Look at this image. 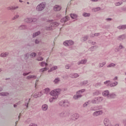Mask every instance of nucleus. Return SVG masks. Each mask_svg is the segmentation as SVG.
I'll return each instance as SVG.
<instances>
[{
	"instance_id": "nucleus-1",
	"label": "nucleus",
	"mask_w": 126,
	"mask_h": 126,
	"mask_svg": "<svg viewBox=\"0 0 126 126\" xmlns=\"http://www.w3.org/2000/svg\"><path fill=\"white\" fill-rule=\"evenodd\" d=\"M61 91H62L61 89H58L52 91L50 93V95H51V96H53V97L49 98V102H50V103H52V102H54V100H56V99L59 98V95L61 94Z\"/></svg>"
},
{
	"instance_id": "nucleus-2",
	"label": "nucleus",
	"mask_w": 126,
	"mask_h": 126,
	"mask_svg": "<svg viewBox=\"0 0 126 126\" xmlns=\"http://www.w3.org/2000/svg\"><path fill=\"white\" fill-rule=\"evenodd\" d=\"M45 7H46V3L41 2L36 6V10L37 11H42V10H44Z\"/></svg>"
},
{
	"instance_id": "nucleus-3",
	"label": "nucleus",
	"mask_w": 126,
	"mask_h": 126,
	"mask_svg": "<svg viewBox=\"0 0 126 126\" xmlns=\"http://www.w3.org/2000/svg\"><path fill=\"white\" fill-rule=\"evenodd\" d=\"M102 101H103V97L100 96L94 98L91 102L92 104H99V103H101Z\"/></svg>"
},
{
	"instance_id": "nucleus-4",
	"label": "nucleus",
	"mask_w": 126,
	"mask_h": 126,
	"mask_svg": "<svg viewBox=\"0 0 126 126\" xmlns=\"http://www.w3.org/2000/svg\"><path fill=\"white\" fill-rule=\"evenodd\" d=\"M59 24L57 22H54V23H51L50 24V26L49 27H46V30L48 31H51L53 30V27H57V26H59Z\"/></svg>"
},
{
	"instance_id": "nucleus-5",
	"label": "nucleus",
	"mask_w": 126,
	"mask_h": 126,
	"mask_svg": "<svg viewBox=\"0 0 126 126\" xmlns=\"http://www.w3.org/2000/svg\"><path fill=\"white\" fill-rule=\"evenodd\" d=\"M36 21H37V18H28L25 19V22H27V23H34Z\"/></svg>"
},
{
	"instance_id": "nucleus-6",
	"label": "nucleus",
	"mask_w": 126,
	"mask_h": 126,
	"mask_svg": "<svg viewBox=\"0 0 126 126\" xmlns=\"http://www.w3.org/2000/svg\"><path fill=\"white\" fill-rule=\"evenodd\" d=\"M58 116L60 118H66L68 116V113L66 111H63L59 113Z\"/></svg>"
},
{
	"instance_id": "nucleus-7",
	"label": "nucleus",
	"mask_w": 126,
	"mask_h": 126,
	"mask_svg": "<svg viewBox=\"0 0 126 126\" xmlns=\"http://www.w3.org/2000/svg\"><path fill=\"white\" fill-rule=\"evenodd\" d=\"M79 118V115L77 113L72 114L70 117V120L71 121H76Z\"/></svg>"
},
{
	"instance_id": "nucleus-8",
	"label": "nucleus",
	"mask_w": 126,
	"mask_h": 126,
	"mask_svg": "<svg viewBox=\"0 0 126 126\" xmlns=\"http://www.w3.org/2000/svg\"><path fill=\"white\" fill-rule=\"evenodd\" d=\"M70 18L69 17L66 16H65L64 17H63L61 20V22L62 23H65V22H67V21H68V20H69Z\"/></svg>"
},
{
	"instance_id": "nucleus-9",
	"label": "nucleus",
	"mask_w": 126,
	"mask_h": 126,
	"mask_svg": "<svg viewBox=\"0 0 126 126\" xmlns=\"http://www.w3.org/2000/svg\"><path fill=\"white\" fill-rule=\"evenodd\" d=\"M17 8H19V7L18 6H17L16 7H15V6H10L7 7V9L8 10H15L16 9H17Z\"/></svg>"
},
{
	"instance_id": "nucleus-10",
	"label": "nucleus",
	"mask_w": 126,
	"mask_h": 126,
	"mask_svg": "<svg viewBox=\"0 0 126 126\" xmlns=\"http://www.w3.org/2000/svg\"><path fill=\"white\" fill-rule=\"evenodd\" d=\"M117 97V94H116L112 93L111 94H109V95L108 96V99H115Z\"/></svg>"
},
{
	"instance_id": "nucleus-11",
	"label": "nucleus",
	"mask_w": 126,
	"mask_h": 126,
	"mask_svg": "<svg viewBox=\"0 0 126 126\" xmlns=\"http://www.w3.org/2000/svg\"><path fill=\"white\" fill-rule=\"evenodd\" d=\"M62 9V7L59 5H56L54 7V11H60Z\"/></svg>"
},
{
	"instance_id": "nucleus-12",
	"label": "nucleus",
	"mask_w": 126,
	"mask_h": 126,
	"mask_svg": "<svg viewBox=\"0 0 126 126\" xmlns=\"http://www.w3.org/2000/svg\"><path fill=\"white\" fill-rule=\"evenodd\" d=\"M126 34H123L117 37V40H119V41H123V40H124V39H126Z\"/></svg>"
},
{
	"instance_id": "nucleus-13",
	"label": "nucleus",
	"mask_w": 126,
	"mask_h": 126,
	"mask_svg": "<svg viewBox=\"0 0 126 126\" xmlns=\"http://www.w3.org/2000/svg\"><path fill=\"white\" fill-rule=\"evenodd\" d=\"M86 63H87V59L82 60L81 61L77 63V64H78V65L80 64H85Z\"/></svg>"
},
{
	"instance_id": "nucleus-14",
	"label": "nucleus",
	"mask_w": 126,
	"mask_h": 126,
	"mask_svg": "<svg viewBox=\"0 0 126 126\" xmlns=\"http://www.w3.org/2000/svg\"><path fill=\"white\" fill-rule=\"evenodd\" d=\"M102 94L103 96H104V97H107L108 98V96H109L110 94V92H109V91L106 90V91H105L104 92H103Z\"/></svg>"
},
{
	"instance_id": "nucleus-15",
	"label": "nucleus",
	"mask_w": 126,
	"mask_h": 126,
	"mask_svg": "<svg viewBox=\"0 0 126 126\" xmlns=\"http://www.w3.org/2000/svg\"><path fill=\"white\" fill-rule=\"evenodd\" d=\"M102 114V111H95L93 113V116L94 117H97V116H99V115Z\"/></svg>"
},
{
	"instance_id": "nucleus-16",
	"label": "nucleus",
	"mask_w": 126,
	"mask_h": 126,
	"mask_svg": "<svg viewBox=\"0 0 126 126\" xmlns=\"http://www.w3.org/2000/svg\"><path fill=\"white\" fill-rule=\"evenodd\" d=\"M18 29L20 30H25L26 29H27V26L26 25H21L18 27Z\"/></svg>"
},
{
	"instance_id": "nucleus-17",
	"label": "nucleus",
	"mask_w": 126,
	"mask_h": 126,
	"mask_svg": "<svg viewBox=\"0 0 126 126\" xmlns=\"http://www.w3.org/2000/svg\"><path fill=\"white\" fill-rule=\"evenodd\" d=\"M79 76V75L77 73L71 74L70 75V77L71 78H77Z\"/></svg>"
},
{
	"instance_id": "nucleus-18",
	"label": "nucleus",
	"mask_w": 126,
	"mask_h": 126,
	"mask_svg": "<svg viewBox=\"0 0 126 126\" xmlns=\"http://www.w3.org/2000/svg\"><path fill=\"white\" fill-rule=\"evenodd\" d=\"M32 78L36 79V78H37V76L35 75H30L27 77V79L28 80L32 79Z\"/></svg>"
},
{
	"instance_id": "nucleus-19",
	"label": "nucleus",
	"mask_w": 126,
	"mask_h": 126,
	"mask_svg": "<svg viewBox=\"0 0 126 126\" xmlns=\"http://www.w3.org/2000/svg\"><path fill=\"white\" fill-rule=\"evenodd\" d=\"M9 55V53L8 52H5V53H1L0 54L1 58H5L7 57Z\"/></svg>"
},
{
	"instance_id": "nucleus-20",
	"label": "nucleus",
	"mask_w": 126,
	"mask_h": 126,
	"mask_svg": "<svg viewBox=\"0 0 126 126\" xmlns=\"http://www.w3.org/2000/svg\"><path fill=\"white\" fill-rule=\"evenodd\" d=\"M82 97V95L81 94H77L74 95L73 96V98L75 99V100H77V99H79V98H81Z\"/></svg>"
},
{
	"instance_id": "nucleus-21",
	"label": "nucleus",
	"mask_w": 126,
	"mask_h": 126,
	"mask_svg": "<svg viewBox=\"0 0 126 126\" xmlns=\"http://www.w3.org/2000/svg\"><path fill=\"white\" fill-rule=\"evenodd\" d=\"M29 56H30V54H29V53L25 54L24 55V59L25 61H27L28 59H29Z\"/></svg>"
},
{
	"instance_id": "nucleus-22",
	"label": "nucleus",
	"mask_w": 126,
	"mask_h": 126,
	"mask_svg": "<svg viewBox=\"0 0 126 126\" xmlns=\"http://www.w3.org/2000/svg\"><path fill=\"white\" fill-rule=\"evenodd\" d=\"M118 29H119L120 30H125V29H126V25L119 26V27H118Z\"/></svg>"
},
{
	"instance_id": "nucleus-23",
	"label": "nucleus",
	"mask_w": 126,
	"mask_h": 126,
	"mask_svg": "<svg viewBox=\"0 0 126 126\" xmlns=\"http://www.w3.org/2000/svg\"><path fill=\"white\" fill-rule=\"evenodd\" d=\"M42 110L43 111H47L48 110V105L47 104H43L42 106Z\"/></svg>"
},
{
	"instance_id": "nucleus-24",
	"label": "nucleus",
	"mask_w": 126,
	"mask_h": 126,
	"mask_svg": "<svg viewBox=\"0 0 126 126\" xmlns=\"http://www.w3.org/2000/svg\"><path fill=\"white\" fill-rule=\"evenodd\" d=\"M83 92H85V89H82L76 92L77 94H80L81 95L83 93Z\"/></svg>"
},
{
	"instance_id": "nucleus-25",
	"label": "nucleus",
	"mask_w": 126,
	"mask_h": 126,
	"mask_svg": "<svg viewBox=\"0 0 126 126\" xmlns=\"http://www.w3.org/2000/svg\"><path fill=\"white\" fill-rule=\"evenodd\" d=\"M70 16L72 19H75V18H77L78 17L77 15L76 14H70Z\"/></svg>"
},
{
	"instance_id": "nucleus-26",
	"label": "nucleus",
	"mask_w": 126,
	"mask_h": 126,
	"mask_svg": "<svg viewBox=\"0 0 126 126\" xmlns=\"http://www.w3.org/2000/svg\"><path fill=\"white\" fill-rule=\"evenodd\" d=\"M118 85V82H115L114 83H112L109 84V86L110 87H115V86H117Z\"/></svg>"
},
{
	"instance_id": "nucleus-27",
	"label": "nucleus",
	"mask_w": 126,
	"mask_h": 126,
	"mask_svg": "<svg viewBox=\"0 0 126 126\" xmlns=\"http://www.w3.org/2000/svg\"><path fill=\"white\" fill-rule=\"evenodd\" d=\"M44 94H48V93H49V92H50L51 91V90H50V88H46L45 89H44Z\"/></svg>"
},
{
	"instance_id": "nucleus-28",
	"label": "nucleus",
	"mask_w": 126,
	"mask_h": 126,
	"mask_svg": "<svg viewBox=\"0 0 126 126\" xmlns=\"http://www.w3.org/2000/svg\"><path fill=\"white\" fill-rule=\"evenodd\" d=\"M104 124L105 126H108V125L109 124H110V122H109V119L105 118L104 120Z\"/></svg>"
},
{
	"instance_id": "nucleus-29",
	"label": "nucleus",
	"mask_w": 126,
	"mask_h": 126,
	"mask_svg": "<svg viewBox=\"0 0 126 126\" xmlns=\"http://www.w3.org/2000/svg\"><path fill=\"white\" fill-rule=\"evenodd\" d=\"M41 34V32H36L33 33L32 35V37L35 38L36 36H38V35H40Z\"/></svg>"
},
{
	"instance_id": "nucleus-30",
	"label": "nucleus",
	"mask_w": 126,
	"mask_h": 126,
	"mask_svg": "<svg viewBox=\"0 0 126 126\" xmlns=\"http://www.w3.org/2000/svg\"><path fill=\"white\" fill-rule=\"evenodd\" d=\"M69 106V103L68 102V101L65 100H64V107H68Z\"/></svg>"
},
{
	"instance_id": "nucleus-31",
	"label": "nucleus",
	"mask_w": 126,
	"mask_h": 126,
	"mask_svg": "<svg viewBox=\"0 0 126 126\" xmlns=\"http://www.w3.org/2000/svg\"><path fill=\"white\" fill-rule=\"evenodd\" d=\"M60 81V78H56L55 79L53 82H54L55 84H58V83H59Z\"/></svg>"
},
{
	"instance_id": "nucleus-32",
	"label": "nucleus",
	"mask_w": 126,
	"mask_h": 126,
	"mask_svg": "<svg viewBox=\"0 0 126 126\" xmlns=\"http://www.w3.org/2000/svg\"><path fill=\"white\" fill-rule=\"evenodd\" d=\"M8 94V93L6 92L0 93V96H7Z\"/></svg>"
},
{
	"instance_id": "nucleus-33",
	"label": "nucleus",
	"mask_w": 126,
	"mask_h": 126,
	"mask_svg": "<svg viewBox=\"0 0 126 126\" xmlns=\"http://www.w3.org/2000/svg\"><path fill=\"white\" fill-rule=\"evenodd\" d=\"M90 15H91L90 13H85V12L83 13V16H84V17H89Z\"/></svg>"
},
{
	"instance_id": "nucleus-34",
	"label": "nucleus",
	"mask_w": 126,
	"mask_h": 126,
	"mask_svg": "<svg viewBox=\"0 0 126 126\" xmlns=\"http://www.w3.org/2000/svg\"><path fill=\"white\" fill-rule=\"evenodd\" d=\"M48 69L47 67H44L40 69L39 71V72H44V71H47Z\"/></svg>"
},
{
	"instance_id": "nucleus-35",
	"label": "nucleus",
	"mask_w": 126,
	"mask_h": 126,
	"mask_svg": "<svg viewBox=\"0 0 126 126\" xmlns=\"http://www.w3.org/2000/svg\"><path fill=\"white\" fill-rule=\"evenodd\" d=\"M31 58H35L37 56V54L35 52H32L30 55Z\"/></svg>"
},
{
	"instance_id": "nucleus-36",
	"label": "nucleus",
	"mask_w": 126,
	"mask_h": 126,
	"mask_svg": "<svg viewBox=\"0 0 126 126\" xmlns=\"http://www.w3.org/2000/svg\"><path fill=\"white\" fill-rule=\"evenodd\" d=\"M114 66H116V64H115L114 63H111L109 64V65H108L107 66V67H114Z\"/></svg>"
},
{
	"instance_id": "nucleus-37",
	"label": "nucleus",
	"mask_w": 126,
	"mask_h": 126,
	"mask_svg": "<svg viewBox=\"0 0 126 126\" xmlns=\"http://www.w3.org/2000/svg\"><path fill=\"white\" fill-rule=\"evenodd\" d=\"M64 101H61L59 102V104L61 106V107H64Z\"/></svg>"
},
{
	"instance_id": "nucleus-38",
	"label": "nucleus",
	"mask_w": 126,
	"mask_h": 126,
	"mask_svg": "<svg viewBox=\"0 0 126 126\" xmlns=\"http://www.w3.org/2000/svg\"><path fill=\"white\" fill-rule=\"evenodd\" d=\"M97 48H98V46L94 45V46H93L91 47L90 49L92 50V51H93V49H94L95 50H96V49H97Z\"/></svg>"
},
{
	"instance_id": "nucleus-39",
	"label": "nucleus",
	"mask_w": 126,
	"mask_h": 126,
	"mask_svg": "<svg viewBox=\"0 0 126 126\" xmlns=\"http://www.w3.org/2000/svg\"><path fill=\"white\" fill-rule=\"evenodd\" d=\"M73 41L72 40H68V46H72L73 45Z\"/></svg>"
},
{
	"instance_id": "nucleus-40",
	"label": "nucleus",
	"mask_w": 126,
	"mask_h": 126,
	"mask_svg": "<svg viewBox=\"0 0 126 126\" xmlns=\"http://www.w3.org/2000/svg\"><path fill=\"white\" fill-rule=\"evenodd\" d=\"M122 49H125V47H123L122 44H120L119 46V48H118V51H120V50H122Z\"/></svg>"
},
{
	"instance_id": "nucleus-41",
	"label": "nucleus",
	"mask_w": 126,
	"mask_h": 126,
	"mask_svg": "<svg viewBox=\"0 0 126 126\" xmlns=\"http://www.w3.org/2000/svg\"><path fill=\"white\" fill-rule=\"evenodd\" d=\"M121 4H123V2L122 1L117 2L115 3L116 6H119V5H121Z\"/></svg>"
},
{
	"instance_id": "nucleus-42",
	"label": "nucleus",
	"mask_w": 126,
	"mask_h": 126,
	"mask_svg": "<svg viewBox=\"0 0 126 126\" xmlns=\"http://www.w3.org/2000/svg\"><path fill=\"white\" fill-rule=\"evenodd\" d=\"M106 64V62H103L101 63H99V67H103V66Z\"/></svg>"
},
{
	"instance_id": "nucleus-43",
	"label": "nucleus",
	"mask_w": 126,
	"mask_h": 126,
	"mask_svg": "<svg viewBox=\"0 0 126 126\" xmlns=\"http://www.w3.org/2000/svg\"><path fill=\"white\" fill-rule=\"evenodd\" d=\"M63 45L65 46V47H68V41H66L63 43Z\"/></svg>"
},
{
	"instance_id": "nucleus-44",
	"label": "nucleus",
	"mask_w": 126,
	"mask_h": 126,
	"mask_svg": "<svg viewBox=\"0 0 126 126\" xmlns=\"http://www.w3.org/2000/svg\"><path fill=\"white\" fill-rule=\"evenodd\" d=\"M101 85V83H97L96 84H95L94 86L95 87H100Z\"/></svg>"
},
{
	"instance_id": "nucleus-45",
	"label": "nucleus",
	"mask_w": 126,
	"mask_h": 126,
	"mask_svg": "<svg viewBox=\"0 0 126 126\" xmlns=\"http://www.w3.org/2000/svg\"><path fill=\"white\" fill-rule=\"evenodd\" d=\"M30 73H31V71L29 72L28 73L24 72L23 73V76H26L30 74Z\"/></svg>"
},
{
	"instance_id": "nucleus-46",
	"label": "nucleus",
	"mask_w": 126,
	"mask_h": 126,
	"mask_svg": "<svg viewBox=\"0 0 126 126\" xmlns=\"http://www.w3.org/2000/svg\"><path fill=\"white\" fill-rule=\"evenodd\" d=\"M19 17V15H17L16 16H15L12 19V20H15V19H17V18Z\"/></svg>"
},
{
	"instance_id": "nucleus-47",
	"label": "nucleus",
	"mask_w": 126,
	"mask_h": 126,
	"mask_svg": "<svg viewBox=\"0 0 126 126\" xmlns=\"http://www.w3.org/2000/svg\"><path fill=\"white\" fill-rule=\"evenodd\" d=\"M65 68H66V69H69V68H70V65L69 64L65 65Z\"/></svg>"
},
{
	"instance_id": "nucleus-48",
	"label": "nucleus",
	"mask_w": 126,
	"mask_h": 126,
	"mask_svg": "<svg viewBox=\"0 0 126 126\" xmlns=\"http://www.w3.org/2000/svg\"><path fill=\"white\" fill-rule=\"evenodd\" d=\"M94 11H99V10H101V8L96 7L94 9Z\"/></svg>"
},
{
	"instance_id": "nucleus-49",
	"label": "nucleus",
	"mask_w": 126,
	"mask_h": 126,
	"mask_svg": "<svg viewBox=\"0 0 126 126\" xmlns=\"http://www.w3.org/2000/svg\"><path fill=\"white\" fill-rule=\"evenodd\" d=\"M44 60V59L42 57H39L37 59V61L38 62L42 61Z\"/></svg>"
},
{
	"instance_id": "nucleus-50",
	"label": "nucleus",
	"mask_w": 126,
	"mask_h": 126,
	"mask_svg": "<svg viewBox=\"0 0 126 126\" xmlns=\"http://www.w3.org/2000/svg\"><path fill=\"white\" fill-rule=\"evenodd\" d=\"M52 70H56V69H58V66H53L52 68Z\"/></svg>"
},
{
	"instance_id": "nucleus-51",
	"label": "nucleus",
	"mask_w": 126,
	"mask_h": 126,
	"mask_svg": "<svg viewBox=\"0 0 126 126\" xmlns=\"http://www.w3.org/2000/svg\"><path fill=\"white\" fill-rule=\"evenodd\" d=\"M29 126H38V125L35 123H31Z\"/></svg>"
},
{
	"instance_id": "nucleus-52",
	"label": "nucleus",
	"mask_w": 126,
	"mask_h": 126,
	"mask_svg": "<svg viewBox=\"0 0 126 126\" xmlns=\"http://www.w3.org/2000/svg\"><path fill=\"white\" fill-rule=\"evenodd\" d=\"M109 82H111V81L110 80H107L105 82H104V84H108V85H110V84H109Z\"/></svg>"
},
{
	"instance_id": "nucleus-53",
	"label": "nucleus",
	"mask_w": 126,
	"mask_h": 126,
	"mask_svg": "<svg viewBox=\"0 0 126 126\" xmlns=\"http://www.w3.org/2000/svg\"><path fill=\"white\" fill-rule=\"evenodd\" d=\"M40 65H41V66H44V65H45V62H41L40 63Z\"/></svg>"
},
{
	"instance_id": "nucleus-54",
	"label": "nucleus",
	"mask_w": 126,
	"mask_h": 126,
	"mask_svg": "<svg viewBox=\"0 0 126 126\" xmlns=\"http://www.w3.org/2000/svg\"><path fill=\"white\" fill-rule=\"evenodd\" d=\"M88 39V35H86L84 37V41H86Z\"/></svg>"
},
{
	"instance_id": "nucleus-55",
	"label": "nucleus",
	"mask_w": 126,
	"mask_h": 126,
	"mask_svg": "<svg viewBox=\"0 0 126 126\" xmlns=\"http://www.w3.org/2000/svg\"><path fill=\"white\" fill-rule=\"evenodd\" d=\"M83 82L84 83V85H86V84L88 83V81H84Z\"/></svg>"
},
{
	"instance_id": "nucleus-56",
	"label": "nucleus",
	"mask_w": 126,
	"mask_h": 126,
	"mask_svg": "<svg viewBox=\"0 0 126 126\" xmlns=\"http://www.w3.org/2000/svg\"><path fill=\"white\" fill-rule=\"evenodd\" d=\"M33 97L34 98H36L39 97V96H38L37 94H35L33 95Z\"/></svg>"
},
{
	"instance_id": "nucleus-57",
	"label": "nucleus",
	"mask_w": 126,
	"mask_h": 126,
	"mask_svg": "<svg viewBox=\"0 0 126 126\" xmlns=\"http://www.w3.org/2000/svg\"><path fill=\"white\" fill-rule=\"evenodd\" d=\"M88 104V102H85L84 104H83V107H84V108H85L86 107H87V105H88V104Z\"/></svg>"
},
{
	"instance_id": "nucleus-58",
	"label": "nucleus",
	"mask_w": 126,
	"mask_h": 126,
	"mask_svg": "<svg viewBox=\"0 0 126 126\" xmlns=\"http://www.w3.org/2000/svg\"><path fill=\"white\" fill-rule=\"evenodd\" d=\"M57 17L58 18H61L62 17V15H61V14H58L57 15Z\"/></svg>"
},
{
	"instance_id": "nucleus-59",
	"label": "nucleus",
	"mask_w": 126,
	"mask_h": 126,
	"mask_svg": "<svg viewBox=\"0 0 126 126\" xmlns=\"http://www.w3.org/2000/svg\"><path fill=\"white\" fill-rule=\"evenodd\" d=\"M28 105H29V103L25 102V106H26L27 108H28Z\"/></svg>"
},
{
	"instance_id": "nucleus-60",
	"label": "nucleus",
	"mask_w": 126,
	"mask_h": 126,
	"mask_svg": "<svg viewBox=\"0 0 126 126\" xmlns=\"http://www.w3.org/2000/svg\"><path fill=\"white\" fill-rule=\"evenodd\" d=\"M90 37H91V38H93V37H95L94 33V34L91 33V34H90Z\"/></svg>"
},
{
	"instance_id": "nucleus-61",
	"label": "nucleus",
	"mask_w": 126,
	"mask_h": 126,
	"mask_svg": "<svg viewBox=\"0 0 126 126\" xmlns=\"http://www.w3.org/2000/svg\"><path fill=\"white\" fill-rule=\"evenodd\" d=\"M100 94V92L99 91H96L94 93L95 95H99Z\"/></svg>"
},
{
	"instance_id": "nucleus-62",
	"label": "nucleus",
	"mask_w": 126,
	"mask_h": 126,
	"mask_svg": "<svg viewBox=\"0 0 126 126\" xmlns=\"http://www.w3.org/2000/svg\"><path fill=\"white\" fill-rule=\"evenodd\" d=\"M106 21H112V18H108L106 19Z\"/></svg>"
},
{
	"instance_id": "nucleus-63",
	"label": "nucleus",
	"mask_w": 126,
	"mask_h": 126,
	"mask_svg": "<svg viewBox=\"0 0 126 126\" xmlns=\"http://www.w3.org/2000/svg\"><path fill=\"white\" fill-rule=\"evenodd\" d=\"M100 35V33H94V37L95 36L96 37H98V36H99Z\"/></svg>"
},
{
	"instance_id": "nucleus-64",
	"label": "nucleus",
	"mask_w": 126,
	"mask_h": 126,
	"mask_svg": "<svg viewBox=\"0 0 126 126\" xmlns=\"http://www.w3.org/2000/svg\"><path fill=\"white\" fill-rule=\"evenodd\" d=\"M34 43H35V44H39V41H38V39H35V41H34Z\"/></svg>"
}]
</instances>
